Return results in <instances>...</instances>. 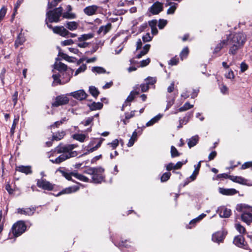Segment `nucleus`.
I'll return each mask as SVG.
<instances>
[{"label":"nucleus","mask_w":252,"mask_h":252,"mask_svg":"<svg viewBox=\"0 0 252 252\" xmlns=\"http://www.w3.org/2000/svg\"><path fill=\"white\" fill-rule=\"evenodd\" d=\"M227 42L229 41L231 47L229 49V53L235 55L240 48H241L246 41V35L243 32H235L230 34L227 37Z\"/></svg>","instance_id":"obj_2"},{"label":"nucleus","mask_w":252,"mask_h":252,"mask_svg":"<svg viewBox=\"0 0 252 252\" xmlns=\"http://www.w3.org/2000/svg\"><path fill=\"white\" fill-rule=\"evenodd\" d=\"M187 162V160H185V161H178L176 163V164H174V169L177 170L180 169L183 164H186Z\"/></svg>","instance_id":"obj_58"},{"label":"nucleus","mask_w":252,"mask_h":252,"mask_svg":"<svg viewBox=\"0 0 252 252\" xmlns=\"http://www.w3.org/2000/svg\"><path fill=\"white\" fill-rule=\"evenodd\" d=\"M24 0H18L17 2L15 4L14 8V13L12 14V19L14 18L15 14L17 13V11L20 6L21 4L23 3Z\"/></svg>","instance_id":"obj_52"},{"label":"nucleus","mask_w":252,"mask_h":252,"mask_svg":"<svg viewBox=\"0 0 252 252\" xmlns=\"http://www.w3.org/2000/svg\"><path fill=\"white\" fill-rule=\"evenodd\" d=\"M92 71L93 72H96L98 74L103 73L106 72L105 69L102 67L100 66H94L92 68Z\"/></svg>","instance_id":"obj_46"},{"label":"nucleus","mask_w":252,"mask_h":252,"mask_svg":"<svg viewBox=\"0 0 252 252\" xmlns=\"http://www.w3.org/2000/svg\"><path fill=\"white\" fill-rule=\"evenodd\" d=\"M145 81L147 84L149 85H153L155 84L157 81V79L156 77H153L149 76L145 79Z\"/></svg>","instance_id":"obj_50"},{"label":"nucleus","mask_w":252,"mask_h":252,"mask_svg":"<svg viewBox=\"0 0 252 252\" xmlns=\"http://www.w3.org/2000/svg\"><path fill=\"white\" fill-rule=\"evenodd\" d=\"M104 169L101 167H97L92 177V182L95 184H100L104 180L103 173Z\"/></svg>","instance_id":"obj_7"},{"label":"nucleus","mask_w":252,"mask_h":252,"mask_svg":"<svg viewBox=\"0 0 252 252\" xmlns=\"http://www.w3.org/2000/svg\"><path fill=\"white\" fill-rule=\"evenodd\" d=\"M89 92L94 97H96L99 94L98 90L94 86H92L89 87Z\"/></svg>","instance_id":"obj_38"},{"label":"nucleus","mask_w":252,"mask_h":252,"mask_svg":"<svg viewBox=\"0 0 252 252\" xmlns=\"http://www.w3.org/2000/svg\"><path fill=\"white\" fill-rule=\"evenodd\" d=\"M173 5H170L171 6L167 9V14H173L175 13V10L177 9L178 4L176 3H173Z\"/></svg>","instance_id":"obj_45"},{"label":"nucleus","mask_w":252,"mask_h":252,"mask_svg":"<svg viewBox=\"0 0 252 252\" xmlns=\"http://www.w3.org/2000/svg\"><path fill=\"white\" fill-rule=\"evenodd\" d=\"M74 177L76 179H78L80 181L85 182H89V179L87 177L82 175L78 174L77 173L74 172Z\"/></svg>","instance_id":"obj_39"},{"label":"nucleus","mask_w":252,"mask_h":252,"mask_svg":"<svg viewBox=\"0 0 252 252\" xmlns=\"http://www.w3.org/2000/svg\"><path fill=\"white\" fill-rule=\"evenodd\" d=\"M87 68L86 64H82L81 66H80L75 71V75H77L78 74L84 72Z\"/></svg>","instance_id":"obj_57"},{"label":"nucleus","mask_w":252,"mask_h":252,"mask_svg":"<svg viewBox=\"0 0 252 252\" xmlns=\"http://www.w3.org/2000/svg\"><path fill=\"white\" fill-rule=\"evenodd\" d=\"M226 235V233L223 231H218L212 235V240L213 242L217 243L222 242Z\"/></svg>","instance_id":"obj_13"},{"label":"nucleus","mask_w":252,"mask_h":252,"mask_svg":"<svg viewBox=\"0 0 252 252\" xmlns=\"http://www.w3.org/2000/svg\"><path fill=\"white\" fill-rule=\"evenodd\" d=\"M94 36V34L93 33L83 34L81 35L80 37H78V40L80 42L84 41L93 38Z\"/></svg>","instance_id":"obj_37"},{"label":"nucleus","mask_w":252,"mask_h":252,"mask_svg":"<svg viewBox=\"0 0 252 252\" xmlns=\"http://www.w3.org/2000/svg\"><path fill=\"white\" fill-rule=\"evenodd\" d=\"M163 10V4L157 1L154 2L153 5L148 9V11L152 14V15H157Z\"/></svg>","instance_id":"obj_10"},{"label":"nucleus","mask_w":252,"mask_h":252,"mask_svg":"<svg viewBox=\"0 0 252 252\" xmlns=\"http://www.w3.org/2000/svg\"><path fill=\"white\" fill-rule=\"evenodd\" d=\"M56 61L55 63H58V61H60L62 60H64L69 63H74L76 59L72 57H69L65 53L60 52L59 53L58 57L56 59Z\"/></svg>","instance_id":"obj_12"},{"label":"nucleus","mask_w":252,"mask_h":252,"mask_svg":"<svg viewBox=\"0 0 252 252\" xmlns=\"http://www.w3.org/2000/svg\"><path fill=\"white\" fill-rule=\"evenodd\" d=\"M137 89L134 88V89L132 91L129 95L127 96L125 101H126V103H130L132 101L134 98L135 97V95L138 94H139V89L138 87H136Z\"/></svg>","instance_id":"obj_23"},{"label":"nucleus","mask_w":252,"mask_h":252,"mask_svg":"<svg viewBox=\"0 0 252 252\" xmlns=\"http://www.w3.org/2000/svg\"><path fill=\"white\" fill-rule=\"evenodd\" d=\"M78 189V188L76 187H68L65 188V189H63L62 191L59 192L57 195L56 196H60L63 194H67L76 191Z\"/></svg>","instance_id":"obj_27"},{"label":"nucleus","mask_w":252,"mask_h":252,"mask_svg":"<svg viewBox=\"0 0 252 252\" xmlns=\"http://www.w3.org/2000/svg\"><path fill=\"white\" fill-rule=\"evenodd\" d=\"M16 170L22 173H25L27 175L31 174L32 173V170L31 166L20 165L17 167Z\"/></svg>","instance_id":"obj_24"},{"label":"nucleus","mask_w":252,"mask_h":252,"mask_svg":"<svg viewBox=\"0 0 252 252\" xmlns=\"http://www.w3.org/2000/svg\"><path fill=\"white\" fill-rule=\"evenodd\" d=\"M219 192L225 195H232L238 192V191L234 189L219 188Z\"/></svg>","instance_id":"obj_18"},{"label":"nucleus","mask_w":252,"mask_h":252,"mask_svg":"<svg viewBox=\"0 0 252 252\" xmlns=\"http://www.w3.org/2000/svg\"><path fill=\"white\" fill-rule=\"evenodd\" d=\"M237 211L242 212L241 219L247 224H249L252 222V207L245 204H240L236 206Z\"/></svg>","instance_id":"obj_3"},{"label":"nucleus","mask_w":252,"mask_h":252,"mask_svg":"<svg viewBox=\"0 0 252 252\" xmlns=\"http://www.w3.org/2000/svg\"><path fill=\"white\" fill-rule=\"evenodd\" d=\"M72 137L74 139L81 142H83L86 138V135L84 134H74L73 135Z\"/></svg>","instance_id":"obj_41"},{"label":"nucleus","mask_w":252,"mask_h":252,"mask_svg":"<svg viewBox=\"0 0 252 252\" xmlns=\"http://www.w3.org/2000/svg\"><path fill=\"white\" fill-rule=\"evenodd\" d=\"M69 33H70V32L63 26L60 35L66 37L69 35Z\"/></svg>","instance_id":"obj_62"},{"label":"nucleus","mask_w":252,"mask_h":252,"mask_svg":"<svg viewBox=\"0 0 252 252\" xmlns=\"http://www.w3.org/2000/svg\"><path fill=\"white\" fill-rule=\"evenodd\" d=\"M36 185L38 188L48 191L53 190L55 186V185L51 184L50 182L43 178L37 179Z\"/></svg>","instance_id":"obj_8"},{"label":"nucleus","mask_w":252,"mask_h":252,"mask_svg":"<svg viewBox=\"0 0 252 252\" xmlns=\"http://www.w3.org/2000/svg\"><path fill=\"white\" fill-rule=\"evenodd\" d=\"M62 0H53L52 1H48L47 8L48 9H52L56 7Z\"/></svg>","instance_id":"obj_47"},{"label":"nucleus","mask_w":252,"mask_h":252,"mask_svg":"<svg viewBox=\"0 0 252 252\" xmlns=\"http://www.w3.org/2000/svg\"><path fill=\"white\" fill-rule=\"evenodd\" d=\"M77 146L76 144H68L62 146V150L61 152H67L68 153H71V152H76L75 151H72L74 148Z\"/></svg>","instance_id":"obj_29"},{"label":"nucleus","mask_w":252,"mask_h":252,"mask_svg":"<svg viewBox=\"0 0 252 252\" xmlns=\"http://www.w3.org/2000/svg\"><path fill=\"white\" fill-rule=\"evenodd\" d=\"M158 21L156 19H153L148 22V24L151 29V32L153 35H157L158 31L157 28Z\"/></svg>","instance_id":"obj_20"},{"label":"nucleus","mask_w":252,"mask_h":252,"mask_svg":"<svg viewBox=\"0 0 252 252\" xmlns=\"http://www.w3.org/2000/svg\"><path fill=\"white\" fill-rule=\"evenodd\" d=\"M151 47V45L150 44H146L143 47L142 50L140 51V52L136 55V58L140 59L142 56H144L149 52L150 48Z\"/></svg>","instance_id":"obj_34"},{"label":"nucleus","mask_w":252,"mask_h":252,"mask_svg":"<svg viewBox=\"0 0 252 252\" xmlns=\"http://www.w3.org/2000/svg\"><path fill=\"white\" fill-rule=\"evenodd\" d=\"M58 171L60 172L63 176L68 181L72 180V176L74 177V174L75 172H69L68 170L61 169L59 168Z\"/></svg>","instance_id":"obj_19"},{"label":"nucleus","mask_w":252,"mask_h":252,"mask_svg":"<svg viewBox=\"0 0 252 252\" xmlns=\"http://www.w3.org/2000/svg\"><path fill=\"white\" fill-rule=\"evenodd\" d=\"M69 101L68 97L63 95H59L56 97L55 102L52 103L53 107H58L67 104Z\"/></svg>","instance_id":"obj_11"},{"label":"nucleus","mask_w":252,"mask_h":252,"mask_svg":"<svg viewBox=\"0 0 252 252\" xmlns=\"http://www.w3.org/2000/svg\"><path fill=\"white\" fill-rule=\"evenodd\" d=\"M171 173L170 172H165L162 174L161 177H160V181L161 182H164L168 181L170 176H171Z\"/></svg>","instance_id":"obj_51"},{"label":"nucleus","mask_w":252,"mask_h":252,"mask_svg":"<svg viewBox=\"0 0 252 252\" xmlns=\"http://www.w3.org/2000/svg\"><path fill=\"white\" fill-rule=\"evenodd\" d=\"M217 212L220 218H227L230 217L231 211L225 207H220L218 208Z\"/></svg>","instance_id":"obj_15"},{"label":"nucleus","mask_w":252,"mask_h":252,"mask_svg":"<svg viewBox=\"0 0 252 252\" xmlns=\"http://www.w3.org/2000/svg\"><path fill=\"white\" fill-rule=\"evenodd\" d=\"M62 150V146H59L57 147V151L59 153H63L62 155L57 157L55 160L50 159V161L53 163L59 164L66 159L70 158L76 157L78 155L77 152H71L68 153L67 152H60Z\"/></svg>","instance_id":"obj_5"},{"label":"nucleus","mask_w":252,"mask_h":252,"mask_svg":"<svg viewBox=\"0 0 252 252\" xmlns=\"http://www.w3.org/2000/svg\"><path fill=\"white\" fill-rule=\"evenodd\" d=\"M148 28V24L146 22L142 24L139 27L137 33H141L144 32Z\"/></svg>","instance_id":"obj_60"},{"label":"nucleus","mask_w":252,"mask_h":252,"mask_svg":"<svg viewBox=\"0 0 252 252\" xmlns=\"http://www.w3.org/2000/svg\"><path fill=\"white\" fill-rule=\"evenodd\" d=\"M233 242L235 245L239 248L246 250H247L249 248L247 243L245 241L244 237L242 235L235 236Z\"/></svg>","instance_id":"obj_9"},{"label":"nucleus","mask_w":252,"mask_h":252,"mask_svg":"<svg viewBox=\"0 0 252 252\" xmlns=\"http://www.w3.org/2000/svg\"><path fill=\"white\" fill-rule=\"evenodd\" d=\"M167 24L166 20L160 19L158 21V27L159 29H163Z\"/></svg>","instance_id":"obj_54"},{"label":"nucleus","mask_w":252,"mask_h":252,"mask_svg":"<svg viewBox=\"0 0 252 252\" xmlns=\"http://www.w3.org/2000/svg\"><path fill=\"white\" fill-rule=\"evenodd\" d=\"M62 15L63 18L68 19H73L76 17L75 14L69 12L68 11L65 12L63 13H62Z\"/></svg>","instance_id":"obj_40"},{"label":"nucleus","mask_w":252,"mask_h":252,"mask_svg":"<svg viewBox=\"0 0 252 252\" xmlns=\"http://www.w3.org/2000/svg\"><path fill=\"white\" fill-rule=\"evenodd\" d=\"M236 183L247 186H252V181L246 179L241 176H238Z\"/></svg>","instance_id":"obj_30"},{"label":"nucleus","mask_w":252,"mask_h":252,"mask_svg":"<svg viewBox=\"0 0 252 252\" xmlns=\"http://www.w3.org/2000/svg\"><path fill=\"white\" fill-rule=\"evenodd\" d=\"M63 9L61 6L50 10L46 12L47 21L51 23H58L60 21Z\"/></svg>","instance_id":"obj_4"},{"label":"nucleus","mask_w":252,"mask_h":252,"mask_svg":"<svg viewBox=\"0 0 252 252\" xmlns=\"http://www.w3.org/2000/svg\"><path fill=\"white\" fill-rule=\"evenodd\" d=\"M52 72V78L54 81L52 86H55L58 84H63L61 78L64 79L63 83L67 82L70 80L72 74V70L67 67L66 64H54Z\"/></svg>","instance_id":"obj_1"},{"label":"nucleus","mask_w":252,"mask_h":252,"mask_svg":"<svg viewBox=\"0 0 252 252\" xmlns=\"http://www.w3.org/2000/svg\"><path fill=\"white\" fill-rule=\"evenodd\" d=\"M227 40H223L220 43L218 44L214 50V53H218L224 47L227 45Z\"/></svg>","instance_id":"obj_32"},{"label":"nucleus","mask_w":252,"mask_h":252,"mask_svg":"<svg viewBox=\"0 0 252 252\" xmlns=\"http://www.w3.org/2000/svg\"><path fill=\"white\" fill-rule=\"evenodd\" d=\"M192 116L193 112H189L186 114V116L183 119H180L179 120V125L177 126L178 129L182 128L183 125L187 124Z\"/></svg>","instance_id":"obj_17"},{"label":"nucleus","mask_w":252,"mask_h":252,"mask_svg":"<svg viewBox=\"0 0 252 252\" xmlns=\"http://www.w3.org/2000/svg\"><path fill=\"white\" fill-rule=\"evenodd\" d=\"M7 11V8L5 6H2L0 9V22H1L4 17Z\"/></svg>","instance_id":"obj_56"},{"label":"nucleus","mask_w":252,"mask_h":252,"mask_svg":"<svg viewBox=\"0 0 252 252\" xmlns=\"http://www.w3.org/2000/svg\"><path fill=\"white\" fill-rule=\"evenodd\" d=\"M201 162L202 161H200L197 164L194 165L195 170H194L192 174L189 177V178L191 181H194L196 179L197 175L198 174L199 171L201 167Z\"/></svg>","instance_id":"obj_31"},{"label":"nucleus","mask_w":252,"mask_h":252,"mask_svg":"<svg viewBox=\"0 0 252 252\" xmlns=\"http://www.w3.org/2000/svg\"><path fill=\"white\" fill-rule=\"evenodd\" d=\"M199 140L198 135H196L192 136L191 138L187 140L188 145L189 148L195 146L198 143Z\"/></svg>","instance_id":"obj_21"},{"label":"nucleus","mask_w":252,"mask_h":252,"mask_svg":"<svg viewBox=\"0 0 252 252\" xmlns=\"http://www.w3.org/2000/svg\"><path fill=\"white\" fill-rule=\"evenodd\" d=\"M27 229V226L23 220L18 221L14 223L11 228L13 235L17 237L25 232Z\"/></svg>","instance_id":"obj_6"},{"label":"nucleus","mask_w":252,"mask_h":252,"mask_svg":"<svg viewBox=\"0 0 252 252\" xmlns=\"http://www.w3.org/2000/svg\"><path fill=\"white\" fill-rule=\"evenodd\" d=\"M112 28V24L111 23H108L105 26H102L99 27L97 32L98 34H100L101 32L103 33V34H106Z\"/></svg>","instance_id":"obj_26"},{"label":"nucleus","mask_w":252,"mask_h":252,"mask_svg":"<svg viewBox=\"0 0 252 252\" xmlns=\"http://www.w3.org/2000/svg\"><path fill=\"white\" fill-rule=\"evenodd\" d=\"M140 88L142 92H145L147 91L149 89V85L146 83L141 84L140 85Z\"/></svg>","instance_id":"obj_64"},{"label":"nucleus","mask_w":252,"mask_h":252,"mask_svg":"<svg viewBox=\"0 0 252 252\" xmlns=\"http://www.w3.org/2000/svg\"><path fill=\"white\" fill-rule=\"evenodd\" d=\"M70 95L79 100L85 99L87 96V94L83 90L72 92L70 93Z\"/></svg>","instance_id":"obj_14"},{"label":"nucleus","mask_w":252,"mask_h":252,"mask_svg":"<svg viewBox=\"0 0 252 252\" xmlns=\"http://www.w3.org/2000/svg\"><path fill=\"white\" fill-rule=\"evenodd\" d=\"M94 121V117H88L86 120L83 121L81 122L80 124L83 125L85 126H87L89 125L93 126Z\"/></svg>","instance_id":"obj_42"},{"label":"nucleus","mask_w":252,"mask_h":252,"mask_svg":"<svg viewBox=\"0 0 252 252\" xmlns=\"http://www.w3.org/2000/svg\"><path fill=\"white\" fill-rule=\"evenodd\" d=\"M25 41V38L21 33H19L17 36L14 43L15 48H18L20 45L23 44Z\"/></svg>","instance_id":"obj_25"},{"label":"nucleus","mask_w":252,"mask_h":252,"mask_svg":"<svg viewBox=\"0 0 252 252\" xmlns=\"http://www.w3.org/2000/svg\"><path fill=\"white\" fill-rule=\"evenodd\" d=\"M74 43V41L73 40L70 39H67L65 40L64 41H63L61 42V45L62 46H67V45H72Z\"/></svg>","instance_id":"obj_63"},{"label":"nucleus","mask_w":252,"mask_h":252,"mask_svg":"<svg viewBox=\"0 0 252 252\" xmlns=\"http://www.w3.org/2000/svg\"><path fill=\"white\" fill-rule=\"evenodd\" d=\"M153 36H151L149 32L146 33L142 36V40L144 42L151 41L153 39Z\"/></svg>","instance_id":"obj_55"},{"label":"nucleus","mask_w":252,"mask_h":252,"mask_svg":"<svg viewBox=\"0 0 252 252\" xmlns=\"http://www.w3.org/2000/svg\"><path fill=\"white\" fill-rule=\"evenodd\" d=\"M98 8V6L96 5H92L86 7L83 11L87 15L92 16L96 14Z\"/></svg>","instance_id":"obj_16"},{"label":"nucleus","mask_w":252,"mask_h":252,"mask_svg":"<svg viewBox=\"0 0 252 252\" xmlns=\"http://www.w3.org/2000/svg\"><path fill=\"white\" fill-rule=\"evenodd\" d=\"M162 115L160 114L156 116L146 123V126H153L154 124L157 123L162 118Z\"/></svg>","instance_id":"obj_33"},{"label":"nucleus","mask_w":252,"mask_h":252,"mask_svg":"<svg viewBox=\"0 0 252 252\" xmlns=\"http://www.w3.org/2000/svg\"><path fill=\"white\" fill-rule=\"evenodd\" d=\"M189 49L188 47H185L180 54V58L182 61L187 59L189 54Z\"/></svg>","instance_id":"obj_36"},{"label":"nucleus","mask_w":252,"mask_h":252,"mask_svg":"<svg viewBox=\"0 0 252 252\" xmlns=\"http://www.w3.org/2000/svg\"><path fill=\"white\" fill-rule=\"evenodd\" d=\"M96 58L95 57H93L91 58H82L79 59L77 61V63H82L84 61H86L87 63H90L91 62H94L96 61Z\"/></svg>","instance_id":"obj_48"},{"label":"nucleus","mask_w":252,"mask_h":252,"mask_svg":"<svg viewBox=\"0 0 252 252\" xmlns=\"http://www.w3.org/2000/svg\"><path fill=\"white\" fill-rule=\"evenodd\" d=\"M193 106V105H191L189 102H187L184 104V105L183 106L179 108L178 111L179 112L185 111L192 108Z\"/></svg>","instance_id":"obj_44"},{"label":"nucleus","mask_w":252,"mask_h":252,"mask_svg":"<svg viewBox=\"0 0 252 252\" xmlns=\"http://www.w3.org/2000/svg\"><path fill=\"white\" fill-rule=\"evenodd\" d=\"M96 169V167H89L85 170L84 172L86 174L93 175L94 174V172Z\"/></svg>","instance_id":"obj_59"},{"label":"nucleus","mask_w":252,"mask_h":252,"mask_svg":"<svg viewBox=\"0 0 252 252\" xmlns=\"http://www.w3.org/2000/svg\"><path fill=\"white\" fill-rule=\"evenodd\" d=\"M65 26L70 31H74L77 29L78 24L76 22L71 21L67 22Z\"/></svg>","instance_id":"obj_35"},{"label":"nucleus","mask_w":252,"mask_h":252,"mask_svg":"<svg viewBox=\"0 0 252 252\" xmlns=\"http://www.w3.org/2000/svg\"><path fill=\"white\" fill-rule=\"evenodd\" d=\"M108 144L111 146L113 149H115L119 145V140L117 139H115L112 142L109 143Z\"/></svg>","instance_id":"obj_61"},{"label":"nucleus","mask_w":252,"mask_h":252,"mask_svg":"<svg viewBox=\"0 0 252 252\" xmlns=\"http://www.w3.org/2000/svg\"><path fill=\"white\" fill-rule=\"evenodd\" d=\"M88 106L89 107L91 110L94 111L101 109L103 107V104L100 102H93L91 104H88Z\"/></svg>","instance_id":"obj_28"},{"label":"nucleus","mask_w":252,"mask_h":252,"mask_svg":"<svg viewBox=\"0 0 252 252\" xmlns=\"http://www.w3.org/2000/svg\"><path fill=\"white\" fill-rule=\"evenodd\" d=\"M180 155V153L178 151L177 149L174 146L171 147V156L172 158H175L179 157Z\"/></svg>","instance_id":"obj_49"},{"label":"nucleus","mask_w":252,"mask_h":252,"mask_svg":"<svg viewBox=\"0 0 252 252\" xmlns=\"http://www.w3.org/2000/svg\"><path fill=\"white\" fill-rule=\"evenodd\" d=\"M35 211V209L32 208H27L26 209L18 208L17 209V213L20 214H24L26 215L31 216L32 215Z\"/></svg>","instance_id":"obj_22"},{"label":"nucleus","mask_w":252,"mask_h":252,"mask_svg":"<svg viewBox=\"0 0 252 252\" xmlns=\"http://www.w3.org/2000/svg\"><path fill=\"white\" fill-rule=\"evenodd\" d=\"M236 229L240 234L245 233L246 232L245 228L241 225L240 223H237L235 224Z\"/></svg>","instance_id":"obj_53"},{"label":"nucleus","mask_w":252,"mask_h":252,"mask_svg":"<svg viewBox=\"0 0 252 252\" xmlns=\"http://www.w3.org/2000/svg\"><path fill=\"white\" fill-rule=\"evenodd\" d=\"M65 135V132L63 131L56 133L55 134H54L52 136L53 140H55L56 141L60 140Z\"/></svg>","instance_id":"obj_43"}]
</instances>
